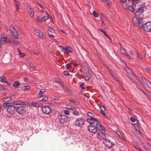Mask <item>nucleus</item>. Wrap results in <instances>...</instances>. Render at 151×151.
<instances>
[{
	"mask_svg": "<svg viewBox=\"0 0 151 151\" xmlns=\"http://www.w3.org/2000/svg\"><path fill=\"white\" fill-rule=\"evenodd\" d=\"M4 108H6L7 112L10 114H14L16 111V107L11 103L5 102L3 104Z\"/></svg>",
	"mask_w": 151,
	"mask_h": 151,
	"instance_id": "1",
	"label": "nucleus"
},
{
	"mask_svg": "<svg viewBox=\"0 0 151 151\" xmlns=\"http://www.w3.org/2000/svg\"><path fill=\"white\" fill-rule=\"evenodd\" d=\"M9 27L10 31L12 33L14 38L15 39H17L19 37L18 34L16 29L12 25H10Z\"/></svg>",
	"mask_w": 151,
	"mask_h": 151,
	"instance_id": "2",
	"label": "nucleus"
},
{
	"mask_svg": "<svg viewBox=\"0 0 151 151\" xmlns=\"http://www.w3.org/2000/svg\"><path fill=\"white\" fill-rule=\"evenodd\" d=\"M27 108L24 105L19 106L16 107V111L19 114L22 115L26 112Z\"/></svg>",
	"mask_w": 151,
	"mask_h": 151,
	"instance_id": "3",
	"label": "nucleus"
},
{
	"mask_svg": "<svg viewBox=\"0 0 151 151\" xmlns=\"http://www.w3.org/2000/svg\"><path fill=\"white\" fill-rule=\"evenodd\" d=\"M74 124L76 126L82 127L85 124V121L82 118H77L74 122Z\"/></svg>",
	"mask_w": 151,
	"mask_h": 151,
	"instance_id": "4",
	"label": "nucleus"
},
{
	"mask_svg": "<svg viewBox=\"0 0 151 151\" xmlns=\"http://www.w3.org/2000/svg\"><path fill=\"white\" fill-rule=\"evenodd\" d=\"M88 129L90 132L92 133H95L97 131V127L94 124H90L88 127Z\"/></svg>",
	"mask_w": 151,
	"mask_h": 151,
	"instance_id": "5",
	"label": "nucleus"
},
{
	"mask_svg": "<svg viewBox=\"0 0 151 151\" xmlns=\"http://www.w3.org/2000/svg\"><path fill=\"white\" fill-rule=\"evenodd\" d=\"M58 118L59 121L62 124L66 123L68 119V117L65 115H60L58 116Z\"/></svg>",
	"mask_w": 151,
	"mask_h": 151,
	"instance_id": "6",
	"label": "nucleus"
},
{
	"mask_svg": "<svg viewBox=\"0 0 151 151\" xmlns=\"http://www.w3.org/2000/svg\"><path fill=\"white\" fill-rule=\"evenodd\" d=\"M144 29L146 31L151 32V22H147L144 25Z\"/></svg>",
	"mask_w": 151,
	"mask_h": 151,
	"instance_id": "7",
	"label": "nucleus"
},
{
	"mask_svg": "<svg viewBox=\"0 0 151 151\" xmlns=\"http://www.w3.org/2000/svg\"><path fill=\"white\" fill-rule=\"evenodd\" d=\"M103 143L108 148H111L113 145V143L111 142L109 140L105 139L103 141Z\"/></svg>",
	"mask_w": 151,
	"mask_h": 151,
	"instance_id": "8",
	"label": "nucleus"
},
{
	"mask_svg": "<svg viewBox=\"0 0 151 151\" xmlns=\"http://www.w3.org/2000/svg\"><path fill=\"white\" fill-rule=\"evenodd\" d=\"M42 111L45 114H49L51 111V108L48 106H44L42 107Z\"/></svg>",
	"mask_w": 151,
	"mask_h": 151,
	"instance_id": "9",
	"label": "nucleus"
},
{
	"mask_svg": "<svg viewBox=\"0 0 151 151\" xmlns=\"http://www.w3.org/2000/svg\"><path fill=\"white\" fill-rule=\"evenodd\" d=\"M97 137L100 140L105 138L106 137L105 133L100 131L97 134Z\"/></svg>",
	"mask_w": 151,
	"mask_h": 151,
	"instance_id": "10",
	"label": "nucleus"
},
{
	"mask_svg": "<svg viewBox=\"0 0 151 151\" xmlns=\"http://www.w3.org/2000/svg\"><path fill=\"white\" fill-rule=\"evenodd\" d=\"M7 35L4 34L1 36L0 39V43L1 44H4L7 43Z\"/></svg>",
	"mask_w": 151,
	"mask_h": 151,
	"instance_id": "11",
	"label": "nucleus"
},
{
	"mask_svg": "<svg viewBox=\"0 0 151 151\" xmlns=\"http://www.w3.org/2000/svg\"><path fill=\"white\" fill-rule=\"evenodd\" d=\"M35 34L38 37L42 38L44 37V35L42 33V31L37 29H35Z\"/></svg>",
	"mask_w": 151,
	"mask_h": 151,
	"instance_id": "12",
	"label": "nucleus"
},
{
	"mask_svg": "<svg viewBox=\"0 0 151 151\" xmlns=\"http://www.w3.org/2000/svg\"><path fill=\"white\" fill-rule=\"evenodd\" d=\"M62 50L63 51V52L66 54L71 52L72 51V48L68 46H66L65 48L62 47Z\"/></svg>",
	"mask_w": 151,
	"mask_h": 151,
	"instance_id": "13",
	"label": "nucleus"
},
{
	"mask_svg": "<svg viewBox=\"0 0 151 151\" xmlns=\"http://www.w3.org/2000/svg\"><path fill=\"white\" fill-rule=\"evenodd\" d=\"M26 102L21 101H17L13 102L12 104L15 105H26Z\"/></svg>",
	"mask_w": 151,
	"mask_h": 151,
	"instance_id": "14",
	"label": "nucleus"
},
{
	"mask_svg": "<svg viewBox=\"0 0 151 151\" xmlns=\"http://www.w3.org/2000/svg\"><path fill=\"white\" fill-rule=\"evenodd\" d=\"M98 120L96 118H93L88 119H87V122L90 124H94L96 125V123L98 122Z\"/></svg>",
	"mask_w": 151,
	"mask_h": 151,
	"instance_id": "15",
	"label": "nucleus"
},
{
	"mask_svg": "<svg viewBox=\"0 0 151 151\" xmlns=\"http://www.w3.org/2000/svg\"><path fill=\"white\" fill-rule=\"evenodd\" d=\"M98 122L96 123V126L97 127V129L98 128L99 130H102L104 131H105V129L103 127V126L98 121Z\"/></svg>",
	"mask_w": 151,
	"mask_h": 151,
	"instance_id": "16",
	"label": "nucleus"
},
{
	"mask_svg": "<svg viewBox=\"0 0 151 151\" xmlns=\"http://www.w3.org/2000/svg\"><path fill=\"white\" fill-rule=\"evenodd\" d=\"M138 26L140 28H142L144 27L143 21L142 18H139L138 21Z\"/></svg>",
	"mask_w": 151,
	"mask_h": 151,
	"instance_id": "17",
	"label": "nucleus"
},
{
	"mask_svg": "<svg viewBox=\"0 0 151 151\" xmlns=\"http://www.w3.org/2000/svg\"><path fill=\"white\" fill-rule=\"evenodd\" d=\"M2 146L4 147L3 148L4 150H7V149H8L9 147V146L10 145V144L9 143H7V142H4V143L2 144Z\"/></svg>",
	"mask_w": 151,
	"mask_h": 151,
	"instance_id": "18",
	"label": "nucleus"
},
{
	"mask_svg": "<svg viewBox=\"0 0 151 151\" xmlns=\"http://www.w3.org/2000/svg\"><path fill=\"white\" fill-rule=\"evenodd\" d=\"M62 86L64 90L66 92L70 94H72L71 91L68 89V87L67 86L63 84Z\"/></svg>",
	"mask_w": 151,
	"mask_h": 151,
	"instance_id": "19",
	"label": "nucleus"
},
{
	"mask_svg": "<svg viewBox=\"0 0 151 151\" xmlns=\"http://www.w3.org/2000/svg\"><path fill=\"white\" fill-rule=\"evenodd\" d=\"M28 12L29 13L31 17H33L34 14V11L33 9L31 7L29 8L28 10H27Z\"/></svg>",
	"mask_w": 151,
	"mask_h": 151,
	"instance_id": "20",
	"label": "nucleus"
},
{
	"mask_svg": "<svg viewBox=\"0 0 151 151\" xmlns=\"http://www.w3.org/2000/svg\"><path fill=\"white\" fill-rule=\"evenodd\" d=\"M142 78V81L145 83L148 87L149 88H151V84L149 81L146 80L144 78Z\"/></svg>",
	"mask_w": 151,
	"mask_h": 151,
	"instance_id": "21",
	"label": "nucleus"
},
{
	"mask_svg": "<svg viewBox=\"0 0 151 151\" xmlns=\"http://www.w3.org/2000/svg\"><path fill=\"white\" fill-rule=\"evenodd\" d=\"M144 11V10L142 8H139L138 11L135 13V14L137 16L139 15L140 14H142Z\"/></svg>",
	"mask_w": 151,
	"mask_h": 151,
	"instance_id": "22",
	"label": "nucleus"
},
{
	"mask_svg": "<svg viewBox=\"0 0 151 151\" xmlns=\"http://www.w3.org/2000/svg\"><path fill=\"white\" fill-rule=\"evenodd\" d=\"M31 105L34 106L38 107L40 106L41 105V104L40 103L36 102H32L31 103Z\"/></svg>",
	"mask_w": 151,
	"mask_h": 151,
	"instance_id": "23",
	"label": "nucleus"
},
{
	"mask_svg": "<svg viewBox=\"0 0 151 151\" xmlns=\"http://www.w3.org/2000/svg\"><path fill=\"white\" fill-rule=\"evenodd\" d=\"M45 90L44 89H41V90L40 91L39 94L38 95L39 96H43V95H42V93L45 92Z\"/></svg>",
	"mask_w": 151,
	"mask_h": 151,
	"instance_id": "24",
	"label": "nucleus"
},
{
	"mask_svg": "<svg viewBox=\"0 0 151 151\" xmlns=\"http://www.w3.org/2000/svg\"><path fill=\"white\" fill-rule=\"evenodd\" d=\"M17 7V11L18 12L19 10V2L16 0H14Z\"/></svg>",
	"mask_w": 151,
	"mask_h": 151,
	"instance_id": "25",
	"label": "nucleus"
},
{
	"mask_svg": "<svg viewBox=\"0 0 151 151\" xmlns=\"http://www.w3.org/2000/svg\"><path fill=\"white\" fill-rule=\"evenodd\" d=\"M20 86V83L19 82L16 81L14 82L13 85V86L15 88H17Z\"/></svg>",
	"mask_w": 151,
	"mask_h": 151,
	"instance_id": "26",
	"label": "nucleus"
},
{
	"mask_svg": "<svg viewBox=\"0 0 151 151\" xmlns=\"http://www.w3.org/2000/svg\"><path fill=\"white\" fill-rule=\"evenodd\" d=\"M87 116L91 118H94V115L91 112H88L87 113Z\"/></svg>",
	"mask_w": 151,
	"mask_h": 151,
	"instance_id": "27",
	"label": "nucleus"
},
{
	"mask_svg": "<svg viewBox=\"0 0 151 151\" xmlns=\"http://www.w3.org/2000/svg\"><path fill=\"white\" fill-rule=\"evenodd\" d=\"M12 44L14 45H19L20 43V42L18 41H15L13 40L11 41Z\"/></svg>",
	"mask_w": 151,
	"mask_h": 151,
	"instance_id": "28",
	"label": "nucleus"
},
{
	"mask_svg": "<svg viewBox=\"0 0 151 151\" xmlns=\"http://www.w3.org/2000/svg\"><path fill=\"white\" fill-rule=\"evenodd\" d=\"M129 52L131 55V56H130L128 55V56H127L130 59H131L132 58H133L134 57V56L132 51V50H130Z\"/></svg>",
	"mask_w": 151,
	"mask_h": 151,
	"instance_id": "29",
	"label": "nucleus"
},
{
	"mask_svg": "<svg viewBox=\"0 0 151 151\" xmlns=\"http://www.w3.org/2000/svg\"><path fill=\"white\" fill-rule=\"evenodd\" d=\"M127 9H128L131 12H133L134 11V7L131 6H128Z\"/></svg>",
	"mask_w": 151,
	"mask_h": 151,
	"instance_id": "30",
	"label": "nucleus"
},
{
	"mask_svg": "<svg viewBox=\"0 0 151 151\" xmlns=\"http://www.w3.org/2000/svg\"><path fill=\"white\" fill-rule=\"evenodd\" d=\"M11 100V98L9 97V96L8 97L3 98L2 99V101L4 102H7Z\"/></svg>",
	"mask_w": 151,
	"mask_h": 151,
	"instance_id": "31",
	"label": "nucleus"
},
{
	"mask_svg": "<svg viewBox=\"0 0 151 151\" xmlns=\"http://www.w3.org/2000/svg\"><path fill=\"white\" fill-rule=\"evenodd\" d=\"M127 3H126V2L125 3H122V7L126 10H127V8L128 7V6H127Z\"/></svg>",
	"mask_w": 151,
	"mask_h": 151,
	"instance_id": "32",
	"label": "nucleus"
},
{
	"mask_svg": "<svg viewBox=\"0 0 151 151\" xmlns=\"http://www.w3.org/2000/svg\"><path fill=\"white\" fill-rule=\"evenodd\" d=\"M143 77H137V80L139 82V83L142 84V85L144 82H143L142 80V78Z\"/></svg>",
	"mask_w": 151,
	"mask_h": 151,
	"instance_id": "33",
	"label": "nucleus"
},
{
	"mask_svg": "<svg viewBox=\"0 0 151 151\" xmlns=\"http://www.w3.org/2000/svg\"><path fill=\"white\" fill-rule=\"evenodd\" d=\"M6 79L5 78H4L3 77H0V81L2 83H7V82L6 81H5V80Z\"/></svg>",
	"mask_w": 151,
	"mask_h": 151,
	"instance_id": "34",
	"label": "nucleus"
},
{
	"mask_svg": "<svg viewBox=\"0 0 151 151\" xmlns=\"http://www.w3.org/2000/svg\"><path fill=\"white\" fill-rule=\"evenodd\" d=\"M30 86H23L22 87V89H23L24 90H26L29 89L30 88Z\"/></svg>",
	"mask_w": 151,
	"mask_h": 151,
	"instance_id": "35",
	"label": "nucleus"
},
{
	"mask_svg": "<svg viewBox=\"0 0 151 151\" xmlns=\"http://www.w3.org/2000/svg\"><path fill=\"white\" fill-rule=\"evenodd\" d=\"M55 80L56 82L60 84L61 86L63 85L62 82L58 78H56L55 79Z\"/></svg>",
	"mask_w": 151,
	"mask_h": 151,
	"instance_id": "36",
	"label": "nucleus"
},
{
	"mask_svg": "<svg viewBox=\"0 0 151 151\" xmlns=\"http://www.w3.org/2000/svg\"><path fill=\"white\" fill-rule=\"evenodd\" d=\"M139 0H132L131 1L133 5H135L138 3Z\"/></svg>",
	"mask_w": 151,
	"mask_h": 151,
	"instance_id": "37",
	"label": "nucleus"
},
{
	"mask_svg": "<svg viewBox=\"0 0 151 151\" xmlns=\"http://www.w3.org/2000/svg\"><path fill=\"white\" fill-rule=\"evenodd\" d=\"M105 1L106 2V4L109 7H110L111 5V2L109 0H105Z\"/></svg>",
	"mask_w": 151,
	"mask_h": 151,
	"instance_id": "38",
	"label": "nucleus"
},
{
	"mask_svg": "<svg viewBox=\"0 0 151 151\" xmlns=\"http://www.w3.org/2000/svg\"><path fill=\"white\" fill-rule=\"evenodd\" d=\"M121 51L122 54H124V55L128 56V54L123 49V48L121 49Z\"/></svg>",
	"mask_w": 151,
	"mask_h": 151,
	"instance_id": "39",
	"label": "nucleus"
},
{
	"mask_svg": "<svg viewBox=\"0 0 151 151\" xmlns=\"http://www.w3.org/2000/svg\"><path fill=\"white\" fill-rule=\"evenodd\" d=\"M83 79L86 81H89V76L88 75H86V76H83Z\"/></svg>",
	"mask_w": 151,
	"mask_h": 151,
	"instance_id": "40",
	"label": "nucleus"
},
{
	"mask_svg": "<svg viewBox=\"0 0 151 151\" xmlns=\"http://www.w3.org/2000/svg\"><path fill=\"white\" fill-rule=\"evenodd\" d=\"M66 68L67 69H69L71 68H72V66L70 64L68 63L66 65Z\"/></svg>",
	"mask_w": 151,
	"mask_h": 151,
	"instance_id": "41",
	"label": "nucleus"
},
{
	"mask_svg": "<svg viewBox=\"0 0 151 151\" xmlns=\"http://www.w3.org/2000/svg\"><path fill=\"white\" fill-rule=\"evenodd\" d=\"M116 132L117 134L119 136V137L121 138L122 139H123L124 140V139L123 138V137H121V133L119 131H116Z\"/></svg>",
	"mask_w": 151,
	"mask_h": 151,
	"instance_id": "42",
	"label": "nucleus"
},
{
	"mask_svg": "<svg viewBox=\"0 0 151 151\" xmlns=\"http://www.w3.org/2000/svg\"><path fill=\"white\" fill-rule=\"evenodd\" d=\"M47 30L52 33H54L55 32V30L52 28L50 27H49L48 29H47Z\"/></svg>",
	"mask_w": 151,
	"mask_h": 151,
	"instance_id": "43",
	"label": "nucleus"
},
{
	"mask_svg": "<svg viewBox=\"0 0 151 151\" xmlns=\"http://www.w3.org/2000/svg\"><path fill=\"white\" fill-rule=\"evenodd\" d=\"M100 109L101 111V112L104 111L106 110L105 107L104 106H100Z\"/></svg>",
	"mask_w": 151,
	"mask_h": 151,
	"instance_id": "44",
	"label": "nucleus"
},
{
	"mask_svg": "<svg viewBox=\"0 0 151 151\" xmlns=\"http://www.w3.org/2000/svg\"><path fill=\"white\" fill-rule=\"evenodd\" d=\"M37 4L39 5L40 7V8H41V9H40V11H41V12H43V9H44V7L41 5L39 3H37Z\"/></svg>",
	"mask_w": 151,
	"mask_h": 151,
	"instance_id": "45",
	"label": "nucleus"
},
{
	"mask_svg": "<svg viewBox=\"0 0 151 151\" xmlns=\"http://www.w3.org/2000/svg\"><path fill=\"white\" fill-rule=\"evenodd\" d=\"M48 100V98L46 97L43 98L42 99L40 100L41 101H46Z\"/></svg>",
	"mask_w": 151,
	"mask_h": 151,
	"instance_id": "46",
	"label": "nucleus"
},
{
	"mask_svg": "<svg viewBox=\"0 0 151 151\" xmlns=\"http://www.w3.org/2000/svg\"><path fill=\"white\" fill-rule=\"evenodd\" d=\"M93 14L95 17H97L99 16L98 14L95 11H93Z\"/></svg>",
	"mask_w": 151,
	"mask_h": 151,
	"instance_id": "47",
	"label": "nucleus"
},
{
	"mask_svg": "<svg viewBox=\"0 0 151 151\" xmlns=\"http://www.w3.org/2000/svg\"><path fill=\"white\" fill-rule=\"evenodd\" d=\"M104 34L106 37L108 38L110 41H111V39L105 32H104Z\"/></svg>",
	"mask_w": 151,
	"mask_h": 151,
	"instance_id": "48",
	"label": "nucleus"
},
{
	"mask_svg": "<svg viewBox=\"0 0 151 151\" xmlns=\"http://www.w3.org/2000/svg\"><path fill=\"white\" fill-rule=\"evenodd\" d=\"M69 141L68 142V143H69V144H68V145L69 144H73V142H74V140L73 139H72V138H70L69 139Z\"/></svg>",
	"mask_w": 151,
	"mask_h": 151,
	"instance_id": "49",
	"label": "nucleus"
},
{
	"mask_svg": "<svg viewBox=\"0 0 151 151\" xmlns=\"http://www.w3.org/2000/svg\"><path fill=\"white\" fill-rule=\"evenodd\" d=\"M29 66L32 68H35L34 64L32 63H29L28 64Z\"/></svg>",
	"mask_w": 151,
	"mask_h": 151,
	"instance_id": "50",
	"label": "nucleus"
},
{
	"mask_svg": "<svg viewBox=\"0 0 151 151\" xmlns=\"http://www.w3.org/2000/svg\"><path fill=\"white\" fill-rule=\"evenodd\" d=\"M146 69L147 71L151 73V68L150 67L148 66L146 68Z\"/></svg>",
	"mask_w": 151,
	"mask_h": 151,
	"instance_id": "51",
	"label": "nucleus"
},
{
	"mask_svg": "<svg viewBox=\"0 0 151 151\" xmlns=\"http://www.w3.org/2000/svg\"><path fill=\"white\" fill-rule=\"evenodd\" d=\"M64 112L65 114L68 115L69 114L70 111L68 110H64Z\"/></svg>",
	"mask_w": 151,
	"mask_h": 151,
	"instance_id": "52",
	"label": "nucleus"
},
{
	"mask_svg": "<svg viewBox=\"0 0 151 151\" xmlns=\"http://www.w3.org/2000/svg\"><path fill=\"white\" fill-rule=\"evenodd\" d=\"M37 19L38 21L40 22H42V18L40 17H38L37 18Z\"/></svg>",
	"mask_w": 151,
	"mask_h": 151,
	"instance_id": "53",
	"label": "nucleus"
},
{
	"mask_svg": "<svg viewBox=\"0 0 151 151\" xmlns=\"http://www.w3.org/2000/svg\"><path fill=\"white\" fill-rule=\"evenodd\" d=\"M137 139H139V142H140L141 143L143 144L142 140L139 137L137 136Z\"/></svg>",
	"mask_w": 151,
	"mask_h": 151,
	"instance_id": "54",
	"label": "nucleus"
},
{
	"mask_svg": "<svg viewBox=\"0 0 151 151\" xmlns=\"http://www.w3.org/2000/svg\"><path fill=\"white\" fill-rule=\"evenodd\" d=\"M102 25L103 27L105 29L107 28V26L105 24V23L103 22H102Z\"/></svg>",
	"mask_w": 151,
	"mask_h": 151,
	"instance_id": "55",
	"label": "nucleus"
},
{
	"mask_svg": "<svg viewBox=\"0 0 151 151\" xmlns=\"http://www.w3.org/2000/svg\"><path fill=\"white\" fill-rule=\"evenodd\" d=\"M84 85V83H82L80 86V87L83 90L85 88L83 86Z\"/></svg>",
	"mask_w": 151,
	"mask_h": 151,
	"instance_id": "56",
	"label": "nucleus"
},
{
	"mask_svg": "<svg viewBox=\"0 0 151 151\" xmlns=\"http://www.w3.org/2000/svg\"><path fill=\"white\" fill-rule=\"evenodd\" d=\"M30 7V6L28 5V4H27L25 6V9H26V10H28V9L29 8V7Z\"/></svg>",
	"mask_w": 151,
	"mask_h": 151,
	"instance_id": "57",
	"label": "nucleus"
},
{
	"mask_svg": "<svg viewBox=\"0 0 151 151\" xmlns=\"http://www.w3.org/2000/svg\"><path fill=\"white\" fill-rule=\"evenodd\" d=\"M131 121L132 122H134L135 121V118L133 117H131L130 118Z\"/></svg>",
	"mask_w": 151,
	"mask_h": 151,
	"instance_id": "58",
	"label": "nucleus"
},
{
	"mask_svg": "<svg viewBox=\"0 0 151 151\" xmlns=\"http://www.w3.org/2000/svg\"><path fill=\"white\" fill-rule=\"evenodd\" d=\"M72 113L75 115H78L79 114V113L77 111H73L72 112Z\"/></svg>",
	"mask_w": 151,
	"mask_h": 151,
	"instance_id": "59",
	"label": "nucleus"
},
{
	"mask_svg": "<svg viewBox=\"0 0 151 151\" xmlns=\"http://www.w3.org/2000/svg\"><path fill=\"white\" fill-rule=\"evenodd\" d=\"M137 21L136 20H134V19L133 20V22L134 23V24L136 26H137Z\"/></svg>",
	"mask_w": 151,
	"mask_h": 151,
	"instance_id": "60",
	"label": "nucleus"
},
{
	"mask_svg": "<svg viewBox=\"0 0 151 151\" xmlns=\"http://www.w3.org/2000/svg\"><path fill=\"white\" fill-rule=\"evenodd\" d=\"M19 55L21 58H23L25 55V54L22 52L20 53Z\"/></svg>",
	"mask_w": 151,
	"mask_h": 151,
	"instance_id": "61",
	"label": "nucleus"
},
{
	"mask_svg": "<svg viewBox=\"0 0 151 151\" xmlns=\"http://www.w3.org/2000/svg\"><path fill=\"white\" fill-rule=\"evenodd\" d=\"M63 74L65 75H70L68 71H64L63 72Z\"/></svg>",
	"mask_w": 151,
	"mask_h": 151,
	"instance_id": "62",
	"label": "nucleus"
},
{
	"mask_svg": "<svg viewBox=\"0 0 151 151\" xmlns=\"http://www.w3.org/2000/svg\"><path fill=\"white\" fill-rule=\"evenodd\" d=\"M69 101H70V102H73V103H74L75 105H78L79 104L77 103V102H75L74 101H72L71 100V99L70 100H69Z\"/></svg>",
	"mask_w": 151,
	"mask_h": 151,
	"instance_id": "63",
	"label": "nucleus"
},
{
	"mask_svg": "<svg viewBox=\"0 0 151 151\" xmlns=\"http://www.w3.org/2000/svg\"><path fill=\"white\" fill-rule=\"evenodd\" d=\"M129 79H130L132 81H133L134 83H137V81L134 79L132 78H132L129 77Z\"/></svg>",
	"mask_w": 151,
	"mask_h": 151,
	"instance_id": "64",
	"label": "nucleus"
}]
</instances>
